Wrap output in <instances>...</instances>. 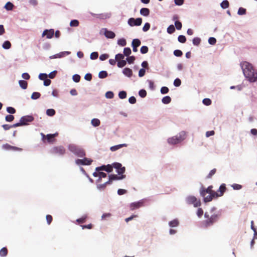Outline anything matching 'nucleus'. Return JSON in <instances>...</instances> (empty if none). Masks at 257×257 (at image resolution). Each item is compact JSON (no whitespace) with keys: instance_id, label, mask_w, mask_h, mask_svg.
<instances>
[{"instance_id":"4","label":"nucleus","mask_w":257,"mask_h":257,"mask_svg":"<svg viewBox=\"0 0 257 257\" xmlns=\"http://www.w3.org/2000/svg\"><path fill=\"white\" fill-rule=\"evenodd\" d=\"M205 217L206 219L204 221L205 225L207 227L212 225L214 223L216 222L219 219V215L217 214H213L210 216L208 214L207 212H205L204 214Z\"/></svg>"},{"instance_id":"34","label":"nucleus","mask_w":257,"mask_h":257,"mask_svg":"<svg viewBox=\"0 0 257 257\" xmlns=\"http://www.w3.org/2000/svg\"><path fill=\"white\" fill-rule=\"evenodd\" d=\"M83 165H89L92 162V160L91 159H88L87 158H85L83 159Z\"/></svg>"},{"instance_id":"55","label":"nucleus","mask_w":257,"mask_h":257,"mask_svg":"<svg viewBox=\"0 0 257 257\" xmlns=\"http://www.w3.org/2000/svg\"><path fill=\"white\" fill-rule=\"evenodd\" d=\"M203 103L205 105H209L211 104V100L209 98H204Z\"/></svg>"},{"instance_id":"52","label":"nucleus","mask_w":257,"mask_h":257,"mask_svg":"<svg viewBox=\"0 0 257 257\" xmlns=\"http://www.w3.org/2000/svg\"><path fill=\"white\" fill-rule=\"evenodd\" d=\"M150 28V24L149 23H146L144 25L143 28V31L144 32H147L148 31Z\"/></svg>"},{"instance_id":"3","label":"nucleus","mask_w":257,"mask_h":257,"mask_svg":"<svg viewBox=\"0 0 257 257\" xmlns=\"http://www.w3.org/2000/svg\"><path fill=\"white\" fill-rule=\"evenodd\" d=\"M186 138V133L181 132L179 135L174 136L168 139V143L171 145H175L183 141Z\"/></svg>"},{"instance_id":"1","label":"nucleus","mask_w":257,"mask_h":257,"mask_svg":"<svg viewBox=\"0 0 257 257\" xmlns=\"http://www.w3.org/2000/svg\"><path fill=\"white\" fill-rule=\"evenodd\" d=\"M243 74L247 80L254 82L257 80V71L249 63L244 61L240 64Z\"/></svg>"},{"instance_id":"51","label":"nucleus","mask_w":257,"mask_h":257,"mask_svg":"<svg viewBox=\"0 0 257 257\" xmlns=\"http://www.w3.org/2000/svg\"><path fill=\"white\" fill-rule=\"evenodd\" d=\"M174 54L177 57H181L183 55V53L180 50H175L174 51Z\"/></svg>"},{"instance_id":"20","label":"nucleus","mask_w":257,"mask_h":257,"mask_svg":"<svg viewBox=\"0 0 257 257\" xmlns=\"http://www.w3.org/2000/svg\"><path fill=\"white\" fill-rule=\"evenodd\" d=\"M125 177V175H122L120 176H118L116 175H110L109 176V178H110V180H111L112 181L113 180H120L123 179Z\"/></svg>"},{"instance_id":"9","label":"nucleus","mask_w":257,"mask_h":257,"mask_svg":"<svg viewBox=\"0 0 257 257\" xmlns=\"http://www.w3.org/2000/svg\"><path fill=\"white\" fill-rule=\"evenodd\" d=\"M127 23L131 27L135 26H139L141 25L142 23V19L138 18L135 19L133 18H131L128 20Z\"/></svg>"},{"instance_id":"59","label":"nucleus","mask_w":257,"mask_h":257,"mask_svg":"<svg viewBox=\"0 0 257 257\" xmlns=\"http://www.w3.org/2000/svg\"><path fill=\"white\" fill-rule=\"evenodd\" d=\"M139 94L141 97H145L147 95V92L145 90L142 89L139 91Z\"/></svg>"},{"instance_id":"23","label":"nucleus","mask_w":257,"mask_h":257,"mask_svg":"<svg viewBox=\"0 0 257 257\" xmlns=\"http://www.w3.org/2000/svg\"><path fill=\"white\" fill-rule=\"evenodd\" d=\"M91 123L93 126L96 127L100 125V121L97 118H93L91 121Z\"/></svg>"},{"instance_id":"22","label":"nucleus","mask_w":257,"mask_h":257,"mask_svg":"<svg viewBox=\"0 0 257 257\" xmlns=\"http://www.w3.org/2000/svg\"><path fill=\"white\" fill-rule=\"evenodd\" d=\"M88 216L87 215H84L82 216L81 218H78L76 220V222L78 224H82L85 222L86 219L87 218Z\"/></svg>"},{"instance_id":"63","label":"nucleus","mask_w":257,"mask_h":257,"mask_svg":"<svg viewBox=\"0 0 257 257\" xmlns=\"http://www.w3.org/2000/svg\"><path fill=\"white\" fill-rule=\"evenodd\" d=\"M216 42V40L214 37H210L208 39V43L211 45H214Z\"/></svg>"},{"instance_id":"10","label":"nucleus","mask_w":257,"mask_h":257,"mask_svg":"<svg viewBox=\"0 0 257 257\" xmlns=\"http://www.w3.org/2000/svg\"><path fill=\"white\" fill-rule=\"evenodd\" d=\"M42 136V139L43 142H45V140L47 139L48 142L52 143L54 141V138L58 135L57 133L54 134H48L45 135L43 133H41Z\"/></svg>"},{"instance_id":"48","label":"nucleus","mask_w":257,"mask_h":257,"mask_svg":"<svg viewBox=\"0 0 257 257\" xmlns=\"http://www.w3.org/2000/svg\"><path fill=\"white\" fill-rule=\"evenodd\" d=\"M178 40L179 42H180V43H184L186 41V37L183 35L179 36V37L178 38Z\"/></svg>"},{"instance_id":"45","label":"nucleus","mask_w":257,"mask_h":257,"mask_svg":"<svg viewBox=\"0 0 257 257\" xmlns=\"http://www.w3.org/2000/svg\"><path fill=\"white\" fill-rule=\"evenodd\" d=\"M201 42V40L199 38L196 37L193 39V44L194 45L198 46Z\"/></svg>"},{"instance_id":"29","label":"nucleus","mask_w":257,"mask_h":257,"mask_svg":"<svg viewBox=\"0 0 257 257\" xmlns=\"http://www.w3.org/2000/svg\"><path fill=\"white\" fill-rule=\"evenodd\" d=\"M11 43L9 41L4 42L3 44V48L5 49H9L11 47Z\"/></svg>"},{"instance_id":"37","label":"nucleus","mask_w":257,"mask_h":257,"mask_svg":"<svg viewBox=\"0 0 257 257\" xmlns=\"http://www.w3.org/2000/svg\"><path fill=\"white\" fill-rule=\"evenodd\" d=\"M221 7L223 9H226L229 7V2L227 0L223 1L221 3Z\"/></svg>"},{"instance_id":"26","label":"nucleus","mask_w":257,"mask_h":257,"mask_svg":"<svg viewBox=\"0 0 257 257\" xmlns=\"http://www.w3.org/2000/svg\"><path fill=\"white\" fill-rule=\"evenodd\" d=\"M141 41L138 39H134L132 41V46L138 47L141 45Z\"/></svg>"},{"instance_id":"33","label":"nucleus","mask_w":257,"mask_h":257,"mask_svg":"<svg viewBox=\"0 0 257 257\" xmlns=\"http://www.w3.org/2000/svg\"><path fill=\"white\" fill-rule=\"evenodd\" d=\"M41 96V94L39 92H34L32 93L31 95V98L33 99H36L40 98Z\"/></svg>"},{"instance_id":"8","label":"nucleus","mask_w":257,"mask_h":257,"mask_svg":"<svg viewBox=\"0 0 257 257\" xmlns=\"http://www.w3.org/2000/svg\"><path fill=\"white\" fill-rule=\"evenodd\" d=\"M50 152L52 154L63 155L65 153L66 150L63 146H57L52 148Z\"/></svg>"},{"instance_id":"16","label":"nucleus","mask_w":257,"mask_h":257,"mask_svg":"<svg viewBox=\"0 0 257 257\" xmlns=\"http://www.w3.org/2000/svg\"><path fill=\"white\" fill-rule=\"evenodd\" d=\"M226 188L225 186V184H222L220 186L219 189L216 192L217 195H218L217 198L218 197H221V196H223V195L224 193L225 192V191H226Z\"/></svg>"},{"instance_id":"12","label":"nucleus","mask_w":257,"mask_h":257,"mask_svg":"<svg viewBox=\"0 0 257 257\" xmlns=\"http://www.w3.org/2000/svg\"><path fill=\"white\" fill-rule=\"evenodd\" d=\"M143 206H144V201L141 200V201H139L138 202L132 203L130 205V209L131 210H134L138 209Z\"/></svg>"},{"instance_id":"31","label":"nucleus","mask_w":257,"mask_h":257,"mask_svg":"<svg viewBox=\"0 0 257 257\" xmlns=\"http://www.w3.org/2000/svg\"><path fill=\"white\" fill-rule=\"evenodd\" d=\"M107 75L108 74L105 71H101L98 74V77L101 79L106 78Z\"/></svg>"},{"instance_id":"41","label":"nucleus","mask_w":257,"mask_h":257,"mask_svg":"<svg viewBox=\"0 0 257 257\" xmlns=\"http://www.w3.org/2000/svg\"><path fill=\"white\" fill-rule=\"evenodd\" d=\"M117 44L121 46H124L126 44V41L124 39H120L117 41Z\"/></svg>"},{"instance_id":"61","label":"nucleus","mask_w":257,"mask_h":257,"mask_svg":"<svg viewBox=\"0 0 257 257\" xmlns=\"http://www.w3.org/2000/svg\"><path fill=\"white\" fill-rule=\"evenodd\" d=\"M181 84V81L179 78H176L174 81V85L176 87H179Z\"/></svg>"},{"instance_id":"15","label":"nucleus","mask_w":257,"mask_h":257,"mask_svg":"<svg viewBox=\"0 0 257 257\" xmlns=\"http://www.w3.org/2000/svg\"><path fill=\"white\" fill-rule=\"evenodd\" d=\"M70 54V52L68 51H64L61 53H59L58 54H56L55 55H54L53 56H51L50 57V58L51 59H55V58H60L62 57H64L66 56V55H68Z\"/></svg>"},{"instance_id":"5","label":"nucleus","mask_w":257,"mask_h":257,"mask_svg":"<svg viewBox=\"0 0 257 257\" xmlns=\"http://www.w3.org/2000/svg\"><path fill=\"white\" fill-rule=\"evenodd\" d=\"M68 148L70 151L73 152L74 154L80 157H83L85 155L84 150L77 146L74 145H70Z\"/></svg>"},{"instance_id":"2","label":"nucleus","mask_w":257,"mask_h":257,"mask_svg":"<svg viewBox=\"0 0 257 257\" xmlns=\"http://www.w3.org/2000/svg\"><path fill=\"white\" fill-rule=\"evenodd\" d=\"M213 186L210 185L205 188L202 187L200 190V193L201 196L204 197V201L205 202H210L212 200L213 198H217V192L213 190Z\"/></svg>"},{"instance_id":"53","label":"nucleus","mask_w":257,"mask_h":257,"mask_svg":"<svg viewBox=\"0 0 257 257\" xmlns=\"http://www.w3.org/2000/svg\"><path fill=\"white\" fill-rule=\"evenodd\" d=\"M148 48L147 46H143L141 48V52L142 54H146L148 52Z\"/></svg>"},{"instance_id":"46","label":"nucleus","mask_w":257,"mask_h":257,"mask_svg":"<svg viewBox=\"0 0 257 257\" xmlns=\"http://www.w3.org/2000/svg\"><path fill=\"white\" fill-rule=\"evenodd\" d=\"M79 25V22L77 20H73L70 22V26L71 27H77Z\"/></svg>"},{"instance_id":"13","label":"nucleus","mask_w":257,"mask_h":257,"mask_svg":"<svg viewBox=\"0 0 257 257\" xmlns=\"http://www.w3.org/2000/svg\"><path fill=\"white\" fill-rule=\"evenodd\" d=\"M2 148L6 150H13L15 151H22L23 149L17 147L12 146L9 144H5L2 146Z\"/></svg>"},{"instance_id":"24","label":"nucleus","mask_w":257,"mask_h":257,"mask_svg":"<svg viewBox=\"0 0 257 257\" xmlns=\"http://www.w3.org/2000/svg\"><path fill=\"white\" fill-rule=\"evenodd\" d=\"M19 83L22 88L26 89L27 88L28 83L27 81L21 80L19 81Z\"/></svg>"},{"instance_id":"30","label":"nucleus","mask_w":257,"mask_h":257,"mask_svg":"<svg viewBox=\"0 0 257 257\" xmlns=\"http://www.w3.org/2000/svg\"><path fill=\"white\" fill-rule=\"evenodd\" d=\"M169 226L171 227H176L179 224V221L177 219H174L169 222Z\"/></svg>"},{"instance_id":"6","label":"nucleus","mask_w":257,"mask_h":257,"mask_svg":"<svg viewBox=\"0 0 257 257\" xmlns=\"http://www.w3.org/2000/svg\"><path fill=\"white\" fill-rule=\"evenodd\" d=\"M34 120V117L32 115H26L22 117L20 121L14 124V126H20L22 125H27L29 122H31Z\"/></svg>"},{"instance_id":"49","label":"nucleus","mask_w":257,"mask_h":257,"mask_svg":"<svg viewBox=\"0 0 257 257\" xmlns=\"http://www.w3.org/2000/svg\"><path fill=\"white\" fill-rule=\"evenodd\" d=\"M111 216V214L110 213H105L102 214L101 216L102 220H106L108 218H110Z\"/></svg>"},{"instance_id":"54","label":"nucleus","mask_w":257,"mask_h":257,"mask_svg":"<svg viewBox=\"0 0 257 257\" xmlns=\"http://www.w3.org/2000/svg\"><path fill=\"white\" fill-rule=\"evenodd\" d=\"M98 57V54L96 52H92L90 55V58L92 60L96 59Z\"/></svg>"},{"instance_id":"40","label":"nucleus","mask_w":257,"mask_h":257,"mask_svg":"<svg viewBox=\"0 0 257 257\" xmlns=\"http://www.w3.org/2000/svg\"><path fill=\"white\" fill-rule=\"evenodd\" d=\"M15 117L14 115L11 114H9L6 116L5 119L8 122H11L14 120Z\"/></svg>"},{"instance_id":"47","label":"nucleus","mask_w":257,"mask_h":257,"mask_svg":"<svg viewBox=\"0 0 257 257\" xmlns=\"http://www.w3.org/2000/svg\"><path fill=\"white\" fill-rule=\"evenodd\" d=\"M7 111L10 114L15 113L16 111V109L14 107L11 106L8 107L7 108Z\"/></svg>"},{"instance_id":"38","label":"nucleus","mask_w":257,"mask_h":257,"mask_svg":"<svg viewBox=\"0 0 257 257\" xmlns=\"http://www.w3.org/2000/svg\"><path fill=\"white\" fill-rule=\"evenodd\" d=\"M2 127L4 130L7 131V130H10L11 128L16 127L17 126H14V124H13V125H9L8 124H3L2 125Z\"/></svg>"},{"instance_id":"44","label":"nucleus","mask_w":257,"mask_h":257,"mask_svg":"<svg viewBox=\"0 0 257 257\" xmlns=\"http://www.w3.org/2000/svg\"><path fill=\"white\" fill-rule=\"evenodd\" d=\"M107 175L106 173L102 172H99V179L97 180L98 182H100L102 178H105L106 177Z\"/></svg>"},{"instance_id":"36","label":"nucleus","mask_w":257,"mask_h":257,"mask_svg":"<svg viewBox=\"0 0 257 257\" xmlns=\"http://www.w3.org/2000/svg\"><path fill=\"white\" fill-rule=\"evenodd\" d=\"M175 31L174 26L173 25H170L167 28V32L169 34H172Z\"/></svg>"},{"instance_id":"57","label":"nucleus","mask_w":257,"mask_h":257,"mask_svg":"<svg viewBox=\"0 0 257 257\" xmlns=\"http://www.w3.org/2000/svg\"><path fill=\"white\" fill-rule=\"evenodd\" d=\"M135 57L134 56H130L128 57L126 60H127V62L129 63V64H132L134 63V61L135 60Z\"/></svg>"},{"instance_id":"14","label":"nucleus","mask_w":257,"mask_h":257,"mask_svg":"<svg viewBox=\"0 0 257 257\" xmlns=\"http://www.w3.org/2000/svg\"><path fill=\"white\" fill-rule=\"evenodd\" d=\"M54 34V31L53 29L45 30L43 31L42 34V37L46 36L47 38H52Z\"/></svg>"},{"instance_id":"42","label":"nucleus","mask_w":257,"mask_h":257,"mask_svg":"<svg viewBox=\"0 0 257 257\" xmlns=\"http://www.w3.org/2000/svg\"><path fill=\"white\" fill-rule=\"evenodd\" d=\"M124 55L128 56L131 54V50L130 48H125L123 50Z\"/></svg>"},{"instance_id":"25","label":"nucleus","mask_w":257,"mask_h":257,"mask_svg":"<svg viewBox=\"0 0 257 257\" xmlns=\"http://www.w3.org/2000/svg\"><path fill=\"white\" fill-rule=\"evenodd\" d=\"M8 249L4 247L0 250V256L2 257L6 256L8 254Z\"/></svg>"},{"instance_id":"58","label":"nucleus","mask_w":257,"mask_h":257,"mask_svg":"<svg viewBox=\"0 0 257 257\" xmlns=\"http://www.w3.org/2000/svg\"><path fill=\"white\" fill-rule=\"evenodd\" d=\"M175 27L176 28V29L177 30H181V28H182V23L178 21H176L175 22Z\"/></svg>"},{"instance_id":"64","label":"nucleus","mask_w":257,"mask_h":257,"mask_svg":"<svg viewBox=\"0 0 257 257\" xmlns=\"http://www.w3.org/2000/svg\"><path fill=\"white\" fill-rule=\"evenodd\" d=\"M105 96L107 98H112L114 96V94L112 92L108 91L105 93Z\"/></svg>"},{"instance_id":"7","label":"nucleus","mask_w":257,"mask_h":257,"mask_svg":"<svg viewBox=\"0 0 257 257\" xmlns=\"http://www.w3.org/2000/svg\"><path fill=\"white\" fill-rule=\"evenodd\" d=\"M186 201L189 205H193L194 207H197L201 205L200 199H197L194 196H188L186 198Z\"/></svg>"},{"instance_id":"21","label":"nucleus","mask_w":257,"mask_h":257,"mask_svg":"<svg viewBox=\"0 0 257 257\" xmlns=\"http://www.w3.org/2000/svg\"><path fill=\"white\" fill-rule=\"evenodd\" d=\"M126 145L125 144H120L116 146H112L110 148V150L112 152L115 151L123 147H126Z\"/></svg>"},{"instance_id":"28","label":"nucleus","mask_w":257,"mask_h":257,"mask_svg":"<svg viewBox=\"0 0 257 257\" xmlns=\"http://www.w3.org/2000/svg\"><path fill=\"white\" fill-rule=\"evenodd\" d=\"M171 98L169 96H165L162 99V102L164 104H168L171 102Z\"/></svg>"},{"instance_id":"39","label":"nucleus","mask_w":257,"mask_h":257,"mask_svg":"<svg viewBox=\"0 0 257 257\" xmlns=\"http://www.w3.org/2000/svg\"><path fill=\"white\" fill-rule=\"evenodd\" d=\"M126 63L125 60H121L117 61V66L119 68H122L126 65Z\"/></svg>"},{"instance_id":"18","label":"nucleus","mask_w":257,"mask_h":257,"mask_svg":"<svg viewBox=\"0 0 257 257\" xmlns=\"http://www.w3.org/2000/svg\"><path fill=\"white\" fill-rule=\"evenodd\" d=\"M123 73L125 76H126L128 77H131L133 75V71H132V69H131L130 68H125L123 70Z\"/></svg>"},{"instance_id":"56","label":"nucleus","mask_w":257,"mask_h":257,"mask_svg":"<svg viewBox=\"0 0 257 257\" xmlns=\"http://www.w3.org/2000/svg\"><path fill=\"white\" fill-rule=\"evenodd\" d=\"M246 13V10L243 8H239L238 10V12H237V14L239 15H244Z\"/></svg>"},{"instance_id":"35","label":"nucleus","mask_w":257,"mask_h":257,"mask_svg":"<svg viewBox=\"0 0 257 257\" xmlns=\"http://www.w3.org/2000/svg\"><path fill=\"white\" fill-rule=\"evenodd\" d=\"M113 168V164L111 165L108 164L106 165L105 171L108 173H110L112 171Z\"/></svg>"},{"instance_id":"17","label":"nucleus","mask_w":257,"mask_h":257,"mask_svg":"<svg viewBox=\"0 0 257 257\" xmlns=\"http://www.w3.org/2000/svg\"><path fill=\"white\" fill-rule=\"evenodd\" d=\"M104 34L105 36L109 39H113L115 37V34L114 32L111 31H108L106 29H104Z\"/></svg>"},{"instance_id":"19","label":"nucleus","mask_w":257,"mask_h":257,"mask_svg":"<svg viewBox=\"0 0 257 257\" xmlns=\"http://www.w3.org/2000/svg\"><path fill=\"white\" fill-rule=\"evenodd\" d=\"M150 10L148 8H142L140 10V14L144 16L147 17L150 14Z\"/></svg>"},{"instance_id":"11","label":"nucleus","mask_w":257,"mask_h":257,"mask_svg":"<svg viewBox=\"0 0 257 257\" xmlns=\"http://www.w3.org/2000/svg\"><path fill=\"white\" fill-rule=\"evenodd\" d=\"M113 168L116 170V171L119 175H122L125 172V167H122V165L120 163H113Z\"/></svg>"},{"instance_id":"27","label":"nucleus","mask_w":257,"mask_h":257,"mask_svg":"<svg viewBox=\"0 0 257 257\" xmlns=\"http://www.w3.org/2000/svg\"><path fill=\"white\" fill-rule=\"evenodd\" d=\"M14 7V5L12 3L9 2L5 5V8L8 11H11L13 10Z\"/></svg>"},{"instance_id":"32","label":"nucleus","mask_w":257,"mask_h":257,"mask_svg":"<svg viewBox=\"0 0 257 257\" xmlns=\"http://www.w3.org/2000/svg\"><path fill=\"white\" fill-rule=\"evenodd\" d=\"M46 114L50 116H53L55 114V110L54 109H48L46 110Z\"/></svg>"},{"instance_id":"50","label":"nucleus","mask_w":257,"mask_h":257,"mask_svg":"<svg viewBox=\"0 0 257 257\" xmlns=\"http://www.w3.org/2000/svg\"><path fill=\"white\" fill-rule=\"evenodd\" d=\"M115 58L116 61H118L124 58V55L122 54H118L115 55Z\"/></svg>"},{"instance_id":"43","label":"nucleus","mask_w":257,"mask_h":257,"mask_svg":"<svg viewBox=\"0 0 257 257\" xmlns=\"http://www.w3.org/2000/svg\"><path fill=\"white\" fill-rule=\"evenodd\" d=\"M118 96L120 99L125 98L126 97V92L124 91H121L118 93Z\"/></svg>"},{"instance_id":"60","label":"nucleus","mask_w":257,"mask_h":257,"mask_svg":"<svg viewBox=\"0 0 257 257\" xmlns=\"http://www.w3.org/2000/svg\"><path fill=\"white\" fill-rule=\"evenodd\" d=\"M73 80L75 82H79L80 80V76L78 74H75L73 76Z\"/></svg>"},{"instance_id":"62","label":"nucleus","mask_w":257,"mask_h":257,"mask_svg":"<svg viewBox=\"0 0 257 257\" xmlns=\"http://www.w3.org/2000/svg\"><path fill=\"white\" fill-rule=\"evenodd\" d=\"M169 88L167 87L163 86L161 88V92L162 94H166L169 92Z\"/></svg>"}]
</instances>
